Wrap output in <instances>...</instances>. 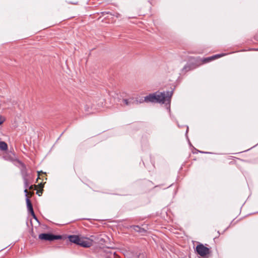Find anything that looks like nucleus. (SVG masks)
I'll return each instance as SVG.
<instances>
[{"label":"nucleus","instance_id":"1","mask_svg":"<svg viewBox=\"0 0 258 258\" xmlns=\"http://www.w3.org/2000/svg\"><path fill=\"white\" fill-rule=\"evenodd\" d=\"M163 94L162 95L157 94L156 93L150 94L144 97V101L146 102H152V103H161L164 99Z\"/></svg>","mask_w":258,"mask_h":258},{"label":"nucleus","instance_id":"2","mask_svg":"<svg viewBox=\"0 0 258 258\" xmlns=\"http://www.w3.org/2000/svg\"><path fill=\"white\" fill-rule=\"evenodd\" d=\"M38 238L42 240L52 241L55 240L63 239V236L61 235H55L51 233H43L39 235Z\"/></svg>","mask_w":258,"mask_h":258},{"label":"nucleus","instance_id":"3","mask_svg":"<svg viewBox=\"0 0 258 258\" xmlns=\"http://www.w3.org/2000/svg\"><path fill=\"white\" fill-rule=\"evenodd\" d=\"M196 251L197 253L203 257H205L210 253V249L205 246L203 244L200 243L197 245Z\"/></svg>","mask_w":258,"mask_h":258},{"label":"nucleus","instance_id":"4","mask_svg":"<svg viewBox=\"0 0 258 258\" xmlns=\"http://www.w3.org/2000/svg\"><path fill=\"white\" fill-rule=\"evenodd\" d=\"M19 163L21 165L20 172L23 180L29 179V174L28 172L27 168L25 164L21 161H18Z\"/></svg>","mask_w":258,"mask_h":258},{"label":"nucleus","instance_id":"5","mask_svg":"<svg viewBox=\"0 0 258 258\" xmlns=\"http://www.w3.org/2000/svg\"><path fill=\"white\" fill-rule=\"evenodd\" d=\"M173 90H171V91H167L166 93L165 92H161L159 94L162 95V94L164 95V96L165 97L164 98V99H163V101L162 102V103H165L166 101H168V103L170 105V101H171V98L173 95Z\"/></svg>","mask_w":258,"mask_h":258},{"label":"nucleus","instance_id":"6","mask_svg":"<svg viewBox=\"0 0 258 258\" xmlns=\"http://www.w3.org/2000/svg\"><path fill=\"white\" fill-rule=\"evenodd\" d=\"M78 245L84 248H88L92 246V241L85 240L83 238H81Z\"/></svg>","mask_w":258,"mask_h":258},{"label":"nucleus","instance_id":"7","mask_svg":"<svg viewBox=\"0 0 258 258\" xmlns=\"http://www.w3.org/2000/svg\"><path fill=\"white\" fill-rule=\"evenodd\" d=\"M69 240L72 243H74L77 245L78 244L80 237L79 235H70L68 237Z\"/></svg>","mask_w":258,"mask_h":258},{"label":"nucleus","instance_id":"8","mask_svg":"<svg viewBox=\"0 0 258 258\" xmlns=\"http://www.w3.org/2000/svg\"><path fill=\"white\" fill-rule=\"evenodd\" d=\"M197 68L196 64L194 63H187L186 64L182 69V71L188 72L189 71L194 70Z\"/></svg>","mask_w":258,"mask_h":258},{"label":"nucleus","instance_id":"9","mask_svg":"<svg viewBox=\"0 0 258 258\" xmlns=\"http://www.w3.org/2000/svg\"><path fill=\"white\" fill-rule=\"evenodd\" d=\"M135 102H138V101L135 100L133 98H130L129 99H123L122 100L123 104L127 106H129L134 104Z\"/></svg>","mask_w":258,"mask_h":258},{"label":"nucleus","instance_id":"10","mask_svg":"<svg viewBox=\"0 0 258 258\" xmlns=\"http://www.w3.org/2000/svg\"><path fill=\"white\" fill-rule=\"evenodd\" d=\"M26 202L28 211L29 212L31 210H33V206L28 197H26Z\"/></svg>","mask_w":258,"mask_h":258},{"label":"nucleus","instance_id":"11","mask_svg":"<svg viewBox=\"0 0 258 258\" xmlns=\"http://www.w3.org/2000/svg\"><path fill=\"white\" fill-rule=\"evenodd\" d=\"M24 186L25 187L24 192L25 194V197H28L27 188L29 187V179L23 180Z\"/></svg>","mask_w":258,"mask_h":258},{"label":"nucleus","instance_id":"12","mask_svg":"<svg viewBox=\"0 0 258 258\" xmlns=\"http://www.w3.org/2000/svg\"><path fill=\"white\" fill-rule=\"evenodd\" d=\"M0 149L2 151H6L8 149V145L7 144L4 142H0Z\"/></svg>","mask_w":258,"mask_h":258},{"label":"nucleus","instance_id":"13","mask_svg":"<svg viewBox=\"0 0 258 258\" xmlns=\"http://www.w3.org/2000/svg\"><path fill=\"white\" fill-rule=\"evenodd\" d=\"M131 227L135 231L138 232L139 233V231L140 229V226L139 225H132L131 226Z\"/></svg>","mask_w":258,"mask_h":258},{"label":"nucleus","instance_id":"14","mask_svg":"<svg viewBox=\"0 0 258 258\" xmlns=\"http://www.w3.org/2000/svg\"><path fill=\"white\" fill-rule=\"evenodd\" d=\"M111 15L115 17L116 18H120L121 16V15L119 13L114 12H112V14H111Z\"/></svg>","mask_w":258,"mask_h":258},{"label":"nucleus","instance_id":"15","mask_svg":"<svg viewBox=\"0 0 258 258\" xmlns=\"http://www.w3.org/2000/svg\"><path fill=\"white\" fill-rule=\"evenodd\" d=\"M210 61H211V58H210V57H206V58H205L203 60V62L204 63H207V62H210Z\"/></svg>","mask_w":258,"mask_h":258},{"label":"nucleus","instance_id":"16","mask_svg":"<svg viewBox=\"0 0 258 258\" xmlns=\"http://www.w3.org/2000/svg\"><path fill=\"white\" fill-rule=\"evenodd\" d=\"M224 55H225V54H224V53L216 54V55H213V57H214L215 59H216V58H219L221 56H223Z\"/></svg>","mask_w":258,"mask_h":258},{"label":"nucleus","instance_id":"17","mask_svg":"<svg viewBox=\"0 0 258 258\" xmlns=\"http://www.w3.org/2000/svg\"><path fill=\"white\" fill-rule=\"evenodd\" d=\"M224 55H225V54H224V53L216 54V55H213V57H214L215 59H216V58H219L221 56H223Z\"/></svg>","mask_w":258,"mask_h":258},{"label":"nucleus","instance_id":"18","mask_svg":"<svg viewBox=\"0 0 258 258\" xmlns=\"http://www.w3.org/2000/svg\"><path fill=\"white\" fill-rule=\"evenodd\" d=\"M224 55H225V54H224V53L216 54V55H213V57H214L215 59H216V58H219L221 56H223Z\"/></svg>","mask_w":258,"mask_h":258},{"label":"nucleus","instance_id":"19","mask_svg":"<svg viewBox=\"0 0 258 258\" xmlns=\"http://www.w3.org/2000/svg\"><path fill=\"white\" fill-rule=\"evenodd\" d=\"M146 231H146V229H145L143 228L140 227L139 233H145Z\"/></svg>","mask_w":258,"mask_h":258},{"label":"nucleus","instance_id":"20","mask_svg":"<svg viewBox=\"0 0 258 258\" xmlns=\"http://www.w3.org/2000/svg\"><path fill=\"white\" fill-rule=\"evenodd\" d=\"M5 118L0 115V125H1L5 121Z\"/></svg>","mask_w":258,"mask_h":258},{"label":"nucleus","instance_id":"21","mask_svg":"<svg viewBox=\"0 0 258 258\" xmlns=\"http://www.w3.org/2000/svg\"><path fill=\"white\" fill-rule=\"evenodd\" d=\"M29 213H30V214L32 216H34L35 214V213L34 212V210H31L29 212H28Z\"/></svg>","mask_w":258,"mask_h":258},{"label":"nucleus","instance_id":"22","mask_svg":"<svg viewBox=\"0 0 258 258\" xmlns=\"http://www.w3.org/2000/svg\"><path fill=\"white\" fill-rule=\"evenodd\" d=\"M104 13L106 14V15L107 14H109L111 15V14H112V12H110V11H104Z\"/></svg>","mask_w":258,"mask_h":258},{"label":"nucleus","instance_id":"23","mask_svg":"<svg viewBox=\"0 0 258 258\" xmlns=\"http://www.w3.org/2000/svg\"><path fill=\"white\" fill-rule=\"evenodd\" d=\"M34 186L36 187V185H30V186H29V187H29V188L30 189H33V187H34Z\"/></svg>","mask_w":258,"mask_h":258},{"label":"nucleus","instance_id":"24","mask_svg":"<svg viewBox=\"0 0 258 258\" xmlns=\"http://www.w3.org/2000/svg\"><path fill=\"white\" fill-rule=\"evenodd\" d=\"M198 152H199L201 153H204V154H210L211 153L210 152H203V151H198Z\"/></svg>","mask_w":258,"mask_h":258},{"label":"nucleus","instance_id":"25","mask_svg":"<svg viewBox=\"0 0 258 258\" xmlns=\"http://www.w3.org/2000/svg\"><path fill=\"white\" fill-rule=\"evenodd\" d=\"M32 217H33V218L34 219H35L37 221H38V219H37V217H36V215H35L34 216H32Z\"/></svg>","mask_w":258,"mask_h":258},{"label":"nucleus","instance_id":"26","mask_svg":"<svg viewBox=\"0 0 258 258\" xmlns=\"http://www.w3.org/2000/svg\"><path fill=\"white\" fill-rule=\"evenodd\" d=\"M101 14L102 16H104V15H106V14L104 13V12H102L101 13Z\"/></svg>","mask_w":258,"mask_h":258},{"label":"nucleus","instance_id":"27","mask_svg":"<svg viewBox=\"0 0 258 258\" xmlns=\"http://www.w3.org/2000/svg\"><path fill=\"white\" fill-rule=\"evenodd\" d=\"M210 58H211V60L215 59L214 57H213V55L212 56H210Z\"/></svg>","mask_w":258,"mask_h":258},{"label":"nucleus","instance_id":"28","mask_svg":"<svg viewBox=\"0 0 258 258\" xmlns=\"http://www.w3.org/2000/svg\"><path fill=\"white\" fill-rule=\"evenodd\" d=\"M188 131V127L187 126V127L186 131V134H187Z\"/></svg>","mask_w":258,"mask_h":258},{"label":"nucleus","instance_id":"29","mask_svg":"<svg viewBox=\"0 0 258 258\" xmlns=\"http://www.w3.org/2000/svg\"><path fill=\"white\" fill-rule=\"evenodd\" d=\"M40 172L43 173V172H42V171H40V172H39V171H38V174H39V173H40Z\"/></svg>","mask_w":258,"mask_h":258},{"label":"nucleus","instance_id":"30","mask_svg":"<svg viewBox=\"0 0 258 258\" xmlns=\"http://www.w3.org/2000/svg\"><path fill=\"white\" fill-rule=\"evenodd\" d=\"M103 240L104 241V240H103V238H101V239H100V241H103Z\"/></svg>","mask_w":258,"mask_h":258}]
</instances>
